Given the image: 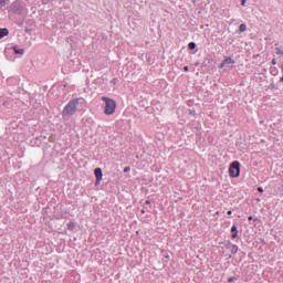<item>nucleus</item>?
<instances>
[{
	"instance_id": "1",
	"label": "nucleus",
	"mask_w": 283,
	"mask_h": 283,
	"mask_svg": "<svg viewBox=\"0 0 283 283\" xmlns=\"http://www.w3.org/2000/svg\"><path fill=\"white\" fill-rule=\"evenodd\" d=\"M80 101H81V98H75V99L70 101L66 104V106L62 111V118H64V120H67V118L72 117V116H74V114H76Z\"/></svg>"
},
{
	"instance_id": "2",
	"label": "nucleus",
	"mask_w": 283,
	"mask_h": 283,
	"mask_svg": "<svg viewBox=\"0 0 283 283\" xmlns=\"http://www.w3.org/2000/svg\"><path fill=\"white\" fill-rule=\"evenodd\" d=\"M102 101L105 103L104 114L106 116H112V114L116 112V101L105 96L102 97Z\"/></svg>"
},
{
	"instance_id": "3",
	"label": "nucleus",
	"mask_w": 283,
	"mask_h": 283,
	"mask_svg": "<svg viewBox=\"0 0 283 283\" xmlns=\"http://www.w3.org/2000/svg\"><path fill=\"white\" fill-rule=\"evenodd\" d=\"M229 174L231 178H238V176H240V161L230 164Z\"/></svg>"
},
{
	"instance_id": "4",
	"label": "nucleus",
	"mask_w": 283,
	"mask_h": 283,
	"mask_svg": "<svg viewBox=\"0 0 283 283\" xmlns=\"http://www.w3.org/2000/svg\"><path fill=\"white\" fill-rule=\"evenodd\" d=\"M11 10L14 14H21V12H23V7L21 6V2L15 1L11 4Z\"/></svg>"
},
{
	"instance_id": "5",
	"label": "nucleus",
	"mask_w": 283,
	"mask_h": 283,
	"mask_svg": "<svg viewBox=\"0 0 283 283\" xmlns=\"http://www.w3.org/2000/svg\"><path fill=\"white\" fill-rule=\"evenodd\" d=\"M95 177H96V181L95 185L98 186L101 184V180H103V170L101 168H96L94 170Z\"/></svg>"
},
{
	"instance_id": "6",
	"label": "nucleus",
	"mask_w": 283,
	"mask_h": 283,
	"mask_svg": "<svg viewBox=\"0 0 283 283\" xmlns=\"http://www.w3.org/2000/svg\"><path fill=\"white\" fill-rule=\"evenodd\" d=\"M233 63H235V61H233V59L227 57V59L223 60V62L221 63L220 67H221V69H222V67H227V65H231V64H233Z\"/></svg>"
},
{
	"instance_id": "7",
	"label": "nucleus",
	"mask_w": 283,
	"mask_h": 283,
	"mask_svg": "<svg viewBox=\"0 0 283 283\" xmlns=\"http://www.w3.org/2000/svg\"><path fill=\"white\" fill-rule=\"evenodd\" d=\"M10 34V31H8V29L3 28L1 29L0 28V39H3V36H8Z\"/></svg>"
},
{
	"instance_id": "8",
	"label": "nucleus",
	"mask_w": 283,
	"mask_h": 283,
	"mask_svg": "<svg viewBox=\"0 0 283 283\" xmlns=\"http://www.w3.org/2000/svg\"><path fill=\"white\" fill-rule=\"evenodd\" d=\"M12 50L14 51V54H25V50L23 49H17V46H12Z\"/></svg>"
},
{
	"instance_id": "9",
	"label": "nucleus",
	"mask_w": 283,
	"mask_h": 283,
	"mask_svg": "<svg viewBox=\"0 0 283 283\" xmlns=\"http://www.w3.org/2000/svg\"><path fill=\"white\" fill-rule=\"evenodd\" d=\"M67 229H69V231H74V229H76V223L70 221V222L67 223Z\"/></svg>"
},
{
	"instance_id": "10",
	"label": "nucleus",
	"mask_w": 283,
	"mask_h": 283,
	"mask_svg": "<svg viewBox=\"0 0 283 283\" xmlns=\"http://www.w3.org/2000/svg\"><path fill=\"white\" fill-rule=\"evenodd\" d=\"M8 6V0H0V8H6Z\"/></svg>"
},
{
	"instance_id": "11",
	"label": "nucleus",
	"mask_w": 283,
	"mask_h": 283,
	"mask_svg": "<svg viewBox=\"0 0 283 283\" xmlns=\"http://www.w3.org/2000/svg\"><path fill=\"white\" fill-rule=\"evenodd\" d=\"M239 30L240 32H247V24H240Z\"/></svg>"
},
{
	"instance_id": "12",
	"label": "nucleus",
	"mask_w": 283,
	"mask_h": 283,
	"mask_svg": "<svg viewBox=\"0 0 283 283\" xmlns=\"http://www.w3.org/2000/svg\"><path fill=\"white\" fill-rule=\"evenodd\" d=\"M230 247L232 253H238V245L231 244Z\"/></svg>"
},
{
	"instance_id": "13",
	"label": "nucleus",
	"mask_w": 283,
	"mask_h": 283,
	"mask_svg": "<svg viewBox=\"0 0 283 283\" xmlns=\"http://www.w3.org/2000/svg\"><path fill=\"white\" fill-rule=\"evenodd\" d=\"M189 50H196V42H190L188 44Z\"/></svg>"
},
{
	"instance_id": "14",
	"label": "nucleus",
	"mask_w": 283,
	"mask_h": 283,
	"mask_svg": "<svg viewBox=\"0 0 283 283\" xmlns=\"http://www.w3.org/2000/svg\"><path fill=\"white\" fill-rule=\"evenodd\" d=\"M276 54H279V56H283V51L280 48H276Z\"/></svg>"
},
{
	"instance_id": "15",
	"label": "nucleus",
	"mask_w": 283,
	"mask_h": 283,
	"mask_svg": "<svg viewBox=\"0 0 283 283\" xmlns=\"http://www.w3.org/2000/svg\"><path fill=\"white\" fill-rule=\"evenodd\" d=\"M231 233H238V227L232 226V228H231Z\"/></svg>"
},
{
	"instance_id": "16",
	"label": "nucleus",
	"mask_w": 283,
	"mask_h": 283,
	"mask_svg": "<svg viewBox=\"0 0 283 283\" xmlns=\"http://www.w3.org/2000/svg\"><path fill=\"white\" fill-rule=\"evenodd\" d=\"M231 238L235 240V238H238V232H232Z\"/></svg>"
},
{
	"instance_id": "17",
	"label": "nucleus",
	"mask_w": 283,
	"mask_h": 283,
	"mask_svg": "<svg viewBox=\"0 0 283 283\" xmlns=\"http://www.w3.org/2000/svg\"><path fill=\"white\" fill-rule=\"evenodd\" d=\"M258 192H259V193H263V192H264V189H263L262 187H259V188H258Z\"/></svg>"
},
{
	"instance_id": "18",
	"label": "nucleus",
	"mask_w": 283,
	"mask_h": 283,
	"mask_svg": "<svg viewBox=\"0 0 283 283\" xmlns=\"http://www.w3.org/2000/svg\"><path fill=\"white\" fill-rule=\"evenodd\" d=\"M128 171H130V168L129 167H125L124 168V174H127Z\"/></svg>"
},
{
	"instance_id": "19",
	"label": "nucleus",
	"mask_w": 283,
	"mask_h": 283,
	"mask_svg": "<svg viewBox=\"0 0 283 283\" xmlns=\"http://www.w3.org/2000/svg\"><path fill=\"white\" fill-rule=\"evenodd\" d=\"M272 65H277V61L275 59L272 60Z\"/></svg>"
},
{
	"instance_id": "20",
	"label": "nucleus",
	"mask_w": 283,
	"mask_h": 283,
	"mask_svg": "<svg viewBox=\"0 0 283 283\" xmlns=\"http://www.w3.org/2000/svg\"><path fill=\"white\" fill-rule=\"evenodd\" d=\"M184 72H189V66H185Z\"/></svg>"
},
{
	"instance_id": "21",
	"label": "nucleus",
	"mask_w": 283,
	"mask_h": 283,
	"mask_svg": "<svg viewBox=\"0 0 283 283\" xmlns=\"http://www.w3.org/2000/svg\"><path fill=\"white\" fill-rule=\"evenodd\" d=\"M247 0H241V6H245Z\"/></svg>"
},
{
	"instance_id": "22",
	"label": "nucleus",
	"mask_w": 283,
	"mask_h": 283,
	"mask_svg": "<svg viewBox=\"0 0 283 283\" xmlns=\"http://www.w3.org/2000/svg\"><path fill=\"white\" fill-rule=\"evenodd\" d=\"M50 142H51V143H54V136H51V137H50Z\"/></svg>"
},
{
	"instance_id": "23",
	"label": "nucleus",
	"mask_w": 283,
	"mask_h": 283,
	"mask_svg": "<svg viewBox=\"0 0 283 283\" xmlns=\"http://www.w3.org/2000/svg\"><path fill=\"white\" fill-rule=\"evenodd\" d=\"M228 282H229V283L233 282V277H230V279L228 280Z\"/></svg>"
},
{
	"instance_id": "24",
	"label": "nucleus",
	"mask_w": 283,
	"mask_h": 283,
	"mask_svg": "<svg viewBox=\"0 0 283 283\" xmlns=\"http://www.w3.org/2000/svg\"><path fill=\"white\" fill-rule=\"evenodd\" d=\"M231 213H233L231 210L228 211V216H231Z\"/></svg>"
},
{
	"instance_id": "25",
	"label": "nucleus",
	"mask_w": 283,
	"mask_h": 283,
	"mask_svg": "<svg viewBox=\"0 0 283 283\" xmlns=\"http://www.w3.org/2000/svg\"><path fill=\"white\" fill-rule=\"evenodd\" d=\"M248 220H253V218L250 216V217L248 218Z\"/></svg>"
},
{
	"instance_id": "26",
	"label": "nucleus",
	"mask_w": 283,
	"mask_h": 283,
	"mask_svg": "<svg viewBox=\"0 0 283 283\" xmlns=\"http://www.w3.org/2000/svg\"><path fill=\"white\" fill-rule=\"evenodd\" d=\"M149 203H150V201H149V200H147V201H146V205H149Z\"/></svg>"
},
{
	"instance_id": "27",
	"label": "nucleus",
	"mask_w": 283,
	"mask_h": 283,
	"mask_svg": "<svg viewBox=\"0 0 283 283\" xmlns=\"http://www.w3.org/2000/svg\"><path fill=\"white\" fill-rule=\"evenodd\" d=\"M219 214H220V212H219V211H217V212H216V216H219Z\"/></svg>"
},
{
	"instance_id": "28",
	"label": "nucleus",
	"mask_w": 283,
	"mask_h": 283,
	"mask_svg": "<svg viewBox=\"0 0 283 283\" xmlns=\"http://www.w3.org/2000/svg\"><path fill=\"white\" fill-rule=\"evenodd\" d=\"M166 259L169 260V255H166Z\"/></svg>"
},
{
	"instance_id": "29",
	"label": "nucleus",
	"mask_w": 283,
	"mask_h": 283,
	"mask_svg": "<svg viewBox=\"0 0 283 283\" xmlns=\"http://www.w3.org/2000/svg\"><path fill=\"white\" fill-rule=\"evenodd\" d=\"M142 213H145V210H142Z\"/></svg>"
},
{
	"instance_id": "30",
	"label": "nucleus",
	"mask_w": 283,
	"mask_h": 283,
	"mask_svg": "<svg viewBox=\"0 0 283 283\" xmlns=\"http://www.w3.org/2000/svg\"><path fill=\"white\" fill-rule=\"evenodd\" d=\"M138 233H139V232H138V231H136V234H137V235H138Z\"/></svg>"
}]
</instances>
